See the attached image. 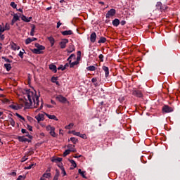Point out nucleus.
Wrapping results in <instances>:
<instances>
[{"label":"nucleus","instance_id":"25","mask_svg":"<svg viewBox=\"0 0 180 180\" xmlns=\"http://www.w3.org/2000/svg\"><path fill=\"white\" fill-rule=\"evenodd\" d=\"M4 68H6V71H11V70H12V65L10 63H5Z\"/></svg>","mask_w":180,"mask_h":180},{"label":"nucleus","instance_id":"47","mask_svg":"<svg viewBox=\"0 0 180 180\" xmlns=\"http://www.w3.org/2000/svg\"><path fill=\"white\" fill-rule=\"evenodd\" d=\"M43 109V102H41V105L40 107L36 110L35 112H39V110H41Z\"/></svg>","mask_w":180,"mask_h":180},{"label":"nucleus","instance_id":"26","mask_svg":"<svg viewBox=\"0 0 180 180\" xmlns=\"http://www.w3.org/2000/svg\"><path fill=\"white\" fill-rule=\"evenodd\" d=\"M68 141H72V143H73V144H77L78 142V139L75 138V137H71Z\"/></svg>","mask_w":180,"mask_h":180},{"label":"nucleus","instance_id":"15","mask_svg":"<svg viewBox=\"0 0 180 180\" xmlns=\"http://www.w3.org/2000/svg\"><path fill=\"white\" fill-rule=\"evenodd\" d=\"M102 70H104V72L105 73V77L108 78V77H109V68H108L107 66L103 65L102 67Z\"/></svg>","mask_w":180,"mask_h":180},{"label":"nucleus","instance_id":"16","mask_svg":"<svg viewBox=\"0 0 180 180\" xmlns=\"http://www.w3.org/2000/svg\"><path fill=\"white\" fill-rule=\"evenodd\" d=\"M61 34L63 36H71L72 34V30H66V31H63L61 32Z\"/></svg>","mask_w":180,"mask_h":180},{"label":"nucleus","instance_id":"50","mask_svg":"<svg viewBox=\"0 0 180 180\" xmlns=\"http://www.w3.org/2000/svg\"><path fill=\"white\" fill-rule=\"evenodd\" d=\"M0 32V40H5V35Z\"/></svg>","mask_w":180,"mask_h":180},{"label":"nucleus","instance_id":"61","mask_svg":"<svg viewBox=\"0 0 180 180\" xmlns=\"http://www.w3.org/2000/svg\"><path fill=\"white\" fill-rule=\"evenodd\" d=\"M120 25H122V26H124V25H126V21L125 20H122L120 22Z\"/></svg>","mask_w":180,"mask_h":180},{"label":"nucleus","instance_id":"28","mask_svg":"<svg viewBox=\"0 0 180 180\" xmlns=\"http://www.w3.org/2000/svg\"><path fill=\"white\" fill-rule=\"evenodd\" d=\"M87 71H95L96 70V68L94 65L89 66L86 68Z\"/></svg>","mask_w":180,"mask_h":180},{"label":"nucleus","instance_id":"24","mask_svg":"<svg viewBox=\"0 0 180 180\" xmlns=\"http://www.w3.org/2000/svg\"><path fill=\"white\" fill-rule=\"evenodd\" d=\"M42 176L45 179H46H46L51 178V172H45L43 174Z\"/></svg>","mask_w":180,"mask_h":180},{"label":"nucleus","instance_id":"27","mask_svg":"<svg viewBox=\"0 0 180 180\" xmlns=\"http://www.w3.org/2000/svg\"><path fill=\"white\" fill-rule=\"evenodd\" d=\"M66 51H68V53H72V51H75V49L74 48L73 45H70Z\"/></svg>","mask_w":180,"mask_h":180},{"label":"nucleus","instance_id":"37","mask_svg":"<svg viewBox=\"0 0 180 180\" xmlns=\"http://www.w3.org/2000/svg\"><path fill=\"white\" fill-rule=\"evenodd\" d=\"M9 123H10V124H11V126H13V127H15V120H13V118H10V119H9Z\"/></svg>","mask_w":180,"mask_h":180},{"label":"nucleus","instance_id":"63","mask_svg":"<svg viewBox=\"0 0 180 180\" xmlns=\"http://www.w3.org/2000/svg\"><path fill=\"white\" fill-rule=\"evenodd\" d=\"M81 60V56H77L75 61H77V63H79V61Z\"/></svg>","mask_w":180,"mask_h":180},{"label":"nucleus","instance_id":"8","mask_svg":"<svg viewBox=\"0 0 180 180\" xmlns=\"http://www.w3.org/2000/svg\"><path fill=\"white\" fill-rule=\"evenodd\" d=\"M11 50H13L14 51H16V50H19L20 47L18 46V44H15L14 42H11L10 44Z\"/></svg>","mask_w":180,"mask_h":180},{"label":"nucleus","instance_id":"39","mask_svg":"<svg viewBox=\"0 0 180 180\" xmlns=\"http://www.w3.org/2000/svg\"><path fill=\"white\" fill-rule=\"evenodd\" d=\"M70 162L72 164L73 168H77V163L74 161V160H70Z\"/></svg>","mask_w":180,"mask_h":180},{"label":"nucleus","instance_id":"52","mask_svg":"<svg viewBox=\"0 0 180 180\" xmlns=\"http://www.w3.org/2000/svg\"><path fill=\"white\" fill-rule=\"evenodd\" d=\"M68 67H70V63H66L62 68V71H64Z\"/></svg>","mask_w":180,"mask_h":180},{"label":"nucleus","instance_id":"54","mask_svg":"<svg viewBox=\"0 0 180 180\" xmlns=\"http://www.w3.org/2000/svg\"><path fill=\"white\" fill-rule=\"evenodd\" d=\"M21 132L22 133V134H29V132H27V130L25 129H21Z\"/></svg>","mask_w":180,"mask_h":180},{"label":"nucleus","instance_id":"34","mask_svg":"<svg viewBox=\"0 0 180 180\" xmlns=\"http://www.w3.org/2000/svg\"><path fill=\"white\" fill-rule=\"evenodd\" d=\"M53 129H54V127H51V125H47L46 127V131H51Z\"/></svg>","mask_w":180,"mask_h":180},{"label":"nucleus","instance_id":"51","mask_svg":"<svg viewBox=\"0 0 180 180\" xmlns=\"http://www.w3.org/2000/svg\"><path fill=\"white\" fill-rule=\"evenodd\" d=\"M2 59L4 60V61H6V63H12V60L5 58V57H2Z\"/></svg>","mask_w":180,"mask_h":180},{"label":"nucleus","instance_id":"5","mask_svg":"<svg viewBox=\"0 0 180 180\" xmlns=\"http://www.w3.org/2000/svg\"><path fill=\"white\" fill-rule=\"evenodd\" d=\"M45 113L46 112L39 113V115L35 116V119L37 120L38 123H39V122H43V120H44V115H46Z\"/></svg>","mask_w":180,"mask_h":180},{"label":"nucleus","instance_id":"38","mask_svg":"<svg viewBox=\"0 0 180 180\" xmlns=\"http://www.w3.org/2000/svg\"><path fill=\"white\" fill-rule=\"evenodd\" d=\"M71 153V150H70V149L66 150L64 153H63V157H67V155H70Z\"/></svg>","mask_w":180,"mask_h":180},{"label":"nucleus","instance_id":"1","mask_svg":"<svg viewBox=\"0 0 180 180\" xmlns=\"http://www.w3.org/2000/svg\"><path fill=\"white\" fill-rule=\"evenodd\" d=\"M22 93L24 94V99L20 100L22 106H25L26 109L29 108H39L40 100L39 96H37L36 91H32L30 89H24Z\"/></svg>","mask_w":180,"mask_h":180},{"label":"nucleus","instance_id":"59","mask_svg":"<svg viewBox=\"0 0 180 180\" xmlns=\"http://www.w3.org/2000/svg\"><path fill=\"white\" fill-rule=\"evenodd\" d=\"M27 160V158H26V156H24L22 159H21V162H25V161H26Z\"/></svg>","mask_w":180,"mask_h":180},{"label":"nucleus","instance_id":"7","mask_svg":"<svg viewBox=\"0 0 180 180\" xmlns=\"http://www.w3.org/2000/svg\"><path fill=\"white\" fill-rule=\"evenodd\" d=\"M132 95H134V96H136L137 98H141L143 96V93H141V91L140 90H134L132 92Z\"/></svg>","mask_w":180,"mask_h":180},{"label":"nucleus","instance_id":"12","mask_svg":"<svg viewBox=\"0 0 180 180\" xmlns=\"http://www.w3.org/2000/svg\"><path fill=\"white\" fill-rule=\"evenodd\" d=\"M18 141H21V143H29V141H30V140L25 136H18Z\"/></svg>","mask_w":180,"mask_h":180},{"label":"nucleus","instance_id":"44","mask_svg":"<svg viewBox=\"0 0 180 180\" xmlns=\"http://www.w3.org/2000/svg\"><path fill=\"white\" fill-rule=\"evenodd\" d=\"M22 51H23V52H22ZM22 51H20V53H19V54H18V56H19V57H20V58H23V54H24V53H25L24 49H22Z\"/></svg>","mask_w":180,"mask_h":180},{"label":"nucleus","instance_id":"29","mask_svg":"<svg viewBox=\"0 0 180 180\" xmlns=\"http://www.w3.org/2000/svg\"><path fill=\"white\" fill-rule=\"evenodd\" d=\"M36 29V26H34V25H32V29H31V32H30V36H34V30Z\"/></svg>","mask_w":180,"mask_h":180},{"label":"nucleus","instance_id":"46","mask_svg":"<svg viewBox=\"0 0 180 180\" xmlns=\"http://www.w3.org/2000/svg\"><path fill=\"white\" fill-rule=\"evenodd\" d=\"M103 58H104V56L103 54H100L98 56V58H99L100 61H101V63H103Z\"/></svg>","mask_w":180,"mask_h":180},{"label":"nucleus","instance_id":"56","mask_svg":"<svg viewBox=\"0 0 180 180\" xmlns=\"http://www.w3.org/2000/svg\"><path fill=\"white\" fill-rule=\"evenodd\" d=\"M161 5H162V4H161V2H158V4H157V7H158V9H162L161 8Z\"/></svg>","mask_w":180,"mask_h":180},{"label":"nucleus","instance_id":"19","mask_svg":"<svg viewBox=\"0 0 180 180\" xmlns=\"http://www.w3.org/2000/svg\"><path fill=\"white\" fill-rule=\"evenodd\" d=\"M112 25L113 26H115V27H117V26L120 25V20H119L117 18H115L114 20H112Z\"/></svg>","mask_w":180,"mask_h":180},{"label":"nucleus","instance_id":"20","mask_svg":"<svg viewBox=\"0 0 180 180\" xmlns=\"http://www.w3.org/2000/svg\"><path fill=\"white\" fill-rule=\"evenodd\" d=\"M34 46H35V47H36L38 50H39V51H41V50H45V49H46V47H44L43 45H40L39 44H37V43H36V44H34Z\"/></svg>","mask_w":180,"mask_h":180},{"label":"nucleus","instance_id":"55","mask_svg":"<svg viewBox=\"0 0 180 180\" xmlns=\"http://www.w3.org/2000/svg\"><path fill=\"white\" fill-rule=\"evenodd\" d=\"M58 79V77H53L51 78V82H53L54 84L56 83V82L57 81Z\"/></svg>","mask_w":180,"mask_h":180},{"label":"nucleus","instance_id":"41","mask_svg":"<svg viewBox=\"0 0 180 180\" xmlns=\"http://www.w3.org/2000/svg\"><path fill=\"white\" fill-rule=\"evenodd\" d=\"M79 137H81V139H83L84 140H86V139H88V137H86V134H80Z\"/></svg>","mask_w":180,"mask_h":180},{"label":"nucleus","instance_id":"40","mask_svg":"<svg viewBox=\"0 0 180 180\" xmlns=\"http://www.w3.org/2000/svg\"><path fill=\"white\" fill-rule=\"evenodd\" d=\"M71 133H72V134L73 136H77L78 137H79V136H80V134H81V133L77 132V131H72Z\"/></svg>","mask_w":180,"mask_h":180},{"label":"nucleus","instance_id":"62","mask_svg":"<svg viewBox=\"0 0 180 180\" xmlns=\"http://www.w3.org/2000/svg\"><path fill=\"white\" fill-rule=\"evenodd\" d=\"M72 147H73V146L72 144H68L67 146V148H68V150H70Z\"/></svg>","mask_w":180,"mask_h":180},{"label":"nucleus","instance_id":"36","mask_svg":"<svg viewBox=\"0 0 180 180\" xmlns=\"http://www.w3.org/2000/svg\"><path fill=\"white\" fill-rule=\"evenodd\" d=\"M72 127H74V124L70 123L68 126L65 127V129H67L68 130H71V129H72Z\"/></svg>","mask_w":180,"mask_h":180},{"label":"nucleus","instance_id":"49","mask_svg":"<svg viewBox=\"0 0 180 180\" xmlns=\"http://www.w3.org/2000/svg\"><path fill=\"white\" fill-rule=\"evenodd\" d=\"M62 173L63 174V176H65L67 175V172H65V169H64V167H61Z\"/></svg>","mask_w":180,"mask_h":180},{"label":"nucleus","instance_id":"33","mask_svg":"<svg viewBox=\"0 0 180 180\" xmlns=\"http://www.w3.org/2000/svg\"><path fill=\"white\" fill-rule=\"evenodd\" d=\"M52 137H57V134H56V128H54L51 131L49 132Z\"/></svg>","mask_w":180,"mask_h":180},{"label":"nucleus","instance_id":"18","mask_svg":"<svg viewBox=\"0 0 180 180\" xmlns=\"http://www.w3.org/2000/svg\"><path fill=\"white\" fill-rule=\"evenodd\" d=\"M69 64H70V68H74V67H75V65H78V64H79V62L73 60V62H70V63H69Z\"/></svg>","mask_w":180,"mask_h":180},{"label":"nucleus","instance_id":"48","mask_svg":"<svg viewBox=\"0 0 180 180\" xmlns=\"http://www.w3.org/2000/svg\"><path fill=\"white\" fill-rule=\"evenodd\" d=\"M74 147H75V145H73V147L71 149H69L70 153H75L77 151V149H75Z\"/></svg>","mask_w":180,"mask_h":180},{"label":"nucleus","instance_id":"32","mask_svg":"<svg viewBox=\"0 0 180 180\" xmlns=\"http://www.w3.org/2000/svg\"><path fill=\"white\" fill-rule=\"evenodd\" d=\"M98 43H106V38H105V37H100V40H98Z\"/></svg>","mask_w":180,"mask_h":180},{"label":"nucleus","instance_id":"3","mask_svg":"<svg viewBox=\"0 0 180 180\" xmlns=\"http://www.w3.org/2000/svg\"><path fill=\"white\" fill-rule=\"evenodd\" d=\"M163 113H170V112H174V108L169 107V105H165L162 109Z\"/></svg>","mask_w":180,"mask_h":180},{"label":"nucleus","instance_id":"10","mask_svg":"<svg viewBox=\"0 0 180 180\" xmlns=\"http://www.w3.org/2000/svg\"><path fill=\"white\" fill-rule=\"evenodd\" d=\"M19 20V15L18 14H14L13 20L11 21V26H13L16 22Z\"/></svg>","mask_w":180,"mask_h":180},{"label":"nucleus","instance_id":"17","mask_svg":"<svg viewBox=\"0 0 180 180\" xmlns=\"http://www.w3.org/2000/svg\"><path fill=\"white\" fill-rule=\"evenodd\" d=\"M76 56L75 54H71L70 57L68 58V63H71L72 61H75Z\"/></svg>","mask_w":180,"mask_h":180},{"label":"nucleus","instance_id":"22","mask_svg":"<svg viewBox=\"0 0 180 180\" xmlns=\"http://www.w3.org/2000/svg\"><path fill=\"white\" fill-rule=\"evenodd\" d=\"M21 19H22V20H23L24 22H30V20H32V17L27 18V17H26V16H25V15H22V16L21 17Z\"/></svg>","mask_w":180,"mask_h":180},{"label":"nucleus","instance_id":"64","mask_svg":"<svg viewBox=\"0 0 180 180\" xmlns=\"http://www.w3.org/2000/svg\"><path fill=\"white\" fill-rule=\"evenodd\" d=\"M85 172H82L81 174H80V175H82V176L83 177V178H86V176H85Z\"/></svg>","mask_w":180,"mask_h":180},{"label":"nucleus","instance_id":"11","mask_svg":"<svg viewBox=\"0 0 180 180\" xmlns=\"http://www.w3.org/2000/svg\"><path fill=\"white\" fill-rule=\"evenodd\" d=\"M49 70H51V71H52L53 72H54V74H56V72H57V66L51 63L49 65Z\"/></svg>","mask_w":180,"mask_h":180},{"label":"nucleus","instance_id":"53","mask_svg":"<svg viewBox=\"0 0 180 180\" xmlns=\"http://www.w3.org/2000/svg\"><path fill=\"white\" fill-rule=\"evenodd\" d=\"M34 165V164H32L26 167H25V169H32V167Z\"/></svg>","mask_w":180,"mask_h":180},{"label":"nucleus","instance_id":"9","mask_svg":"<svg viewBox=\"0 0 180 180\" xmlns=\"http://www.w3.org/2000/svg\"><path fill=\"white\" fill-rule=\"evenodd\" d=\"M90 41L91 43H95L96 41V33L95 32L91 34Z\"/></svg>","mask_w":180,"mask_h":180},{"label":"nucleus","instance_id":"6","mask_svg":"<svg viewBox=\"0 0 180 180\" xmlns=\"http://www.w3.org/2000/svg\"><path fill=\"white\" fill-rule=\"evenodd\" d=\"M68 43V39H64L60 42V49H65L67 47V44Z\"/></svg>","mask_w":180,"mask_h":180},{"label":"nucleus","instance_id":"14","mask_svg":"<svg viewBox=\"0 0 180 180\" xmlns=\"http://www.w3.org/2000/svg\"><path fill=\"white\" fill-rule=\"evenodd\" d=\"M46 116L47 117L48 119H51V120H56V122L58 120L57 117L56 115H51L47 113H45Z\"/></svg>","mask_w":180,"mask_h":180},{"label":"nucleus","instance_id":"4","mask_svg":"<svg viewBox=\"0 0 180 180\" xmlns=\"http://www.w3.org/2000/svg\"><path fill=\"white\" fill-rule=\"evenodd\" d=\"M56 99L57 101H58L59 102H60V103H68V101L67 100V98L61 96V95H58L56 97Z\"/></svg>","mask_w":180,"mask_h":180},{"label":"nucleus","instance_id":"42","mask_svg":"<svg viewBox=\"0 0 180 180\" xmlns=\"http://www.w3.org/2000/svg\"><path fill=\"white\" fill-rule=\"evenodd\" d=\"M4 28L6 30H11V25L8 23H6Z\"/></svg>","mask_w":180,"mask_h":180},{"label":"nucleus","instance_id":"35","mask_svg":"<svg viewBox=\"0 0 180 180\" xmlns=\"http://www.w3.org/2000/svg\"><path fill=\"white\" fill-rule=\"evenodd\" d=\"M6 30L5 29V27H4V23L2 25H0V33H4Z\"/></svg>","mask_w":180,"mask_h":180},{"label":"nucleus","instance_id":"43","mask_svg":"<svg viewBox=\"0 0 180 180\" xmlns=\"http://www.w3.org/2000/svg\"><path fill=\"white\" fill-rule=\"evenodd\" d=\"M30 43H32V38H27L26 40H25V44H30Z\"/></svg>","mask_w":180,"mask_h":180},{"label":"nucleus","instance_id":"30","mask_svg":"<svg viewBox=\"0 0 180 180\" xmlns=\"http://www.w3.org/2000/svg\"><path fill=\"white\" fill-rule=\"evenodd\" d=\"M63 161V158H57L55 159H52V162H61Z\"/></svg>","mask_w":180,"mask_h":180},{"label":"nucleus","instance_id":"31","mask_svg":"<svg viewBox=\"0 0 180 180\" xmlns=\"http://www.w3.org/2000/svg\"><path fill=\"white\" fill-rule=\"evenodd\" d=\"M32 53H34V54H41V51H40V49H34L32 50Z\"/></svg>","mask_w":180,"mask_h":180},{"label":"nucleus","instance_id":"21","mask_svg":"<svg viewBox=\"0 0 180 180\" xmlns=\"http://www.w3.org/2000/svg\"><path fill=\"white\" fill-rule=\"evenodd\" d=\"M48 40L50 41L51 47H53L54 46V43H56V40L53 37H48Z\"/></svg>","mask_w":180,"mask_h":180},{"label":"nucleus","instance_id":"45","mask_svg":"<svg viewBox=\"0 0 180 180\" xmlns=\"http://www.w3.org/2000/svg\"><path fill=\"white\" fill-rule=\"evenodd\" d=\"M11 6L12 8H13L14 9H16V7L18 6V5L16 4H15V2H11Z\"/></svg>","mask_w":180,"mask_h":180},{"label":"nucleus","instance_id":"13","mask_svg":"<svg viewBox=\"0 0 180 180\" xmlns=\"http://www.w3.org/2000/svg\"><path fill=\"white\" fill-rule=\"evenodd\" d=\"M9 108L13 110H19V109H20V106H19L18 104H11L9 105Z\"/></svg>","mask_w":180,"mask_h":180},{"label":"nucleus","instance_id":"60","mask_svg":"<svg viewBox=\"0 0 180 180\" xmlns=\"http://www.w3.org/2000/svg\"><path fill=\"white\" fill-rule=\"evenodd\" d=\"M61 22L59 21V22H58V23H57V26H56V27H57V29H60V26H61Z\"/></svg>","mask_w":180,"mask_h":180},{"label":"nucleus","instance_id":"58","mask_svg":"<svg viewBox=\"0 0 180 180\" xmlns=\"http://www.w3.org/2000/svg\"><path fill=\"white\" fill-rule=\"evenodd\" d=\"M96 81H98V79L96 77H94L91 79V82H93V84H95Z\"/></svg>","mask_w":180,"mask_h":180},{"label":"nucleus","instance_id":"23","mask_svg":"<svg viewBox=\"0 0 180 180\" xmlns=\"http://www.w3.org/2000/svg\"><path fill=\"white\" fill-rule=\"evenodd\" d=\"M59 177H60V171L58 169H56V174L53 179L58 180Z\"/></svg>","mask_w":180,"mask_h":180},{"label":"nucleus","instance_id":"57","mask_svg":"<svg viewBox=\"0 0 180 180\" xmlns=\"http://www.w3.org/2000/svg\"><path fill=\"white\" fill-rule=\"evenodd\" d=\"M17 180H25V177H23V176H22V175H20L18 177Z\"/></svg>","mask_w":180,"mask_h":180},{"label":"nucleus","instance_id":"2","mask_svg":"<svg viewBox=\"0 0 180 180\" xmlns=\"http://www.w3.org/2000/svg\"><path fill=\"white\" fill-rule=\"evenodd\" d=\"M115 15H116V10L115 8H111L105 14V18L106 19H110V18H113Z\"/></svg>","mask_w":180,"mask_h":180}]
</instances>
